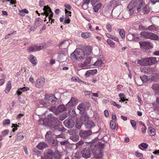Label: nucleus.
Returning a JSON list of instances; mask_svg holds the SVG:
<instances>
[{"label":"nucleus","mask_w":159,"mask_h":159,"mask_svg":"<svg viewBox=\"0 0 159 159\" xmlns=\"http://www.w3.org/2000/svg\"><path fill=\"white\" fill-rule=\"evenodd\" d=\"M43 10L44 11V12L43 13H42V14H45L46 17L49 16L50 13L52 12L51 8L49 7H47L46 6H45L44 7Z\"/></svg>","instance_id":"393cba45"},{"label":"nucleus","mask_w":159,"mask_h":159,"mask_svg":"<svg viewBox=\"0 0 159 159\" xmlns=\"http://www.w3.org/2000/svg\"><path fill=\"white\" fill-rule=\"evenodd\" d=\"M101 4L99 3L97 4L93 8L94 11L97 12L101 7Z\"/></svg>","instance_id":"79ce46f5"},{"label":"nucleus","mask_w":159,"mask_h":159,"mask_svg":"<svg viewBox=\"0 0 159 159\" xmlns=\"http://www.w3.org/2000/svg\"><path fill=\"white\" fill-rule=\"evenodd\" d=\"M86 57L84 52L80 48L76 49L70 55V58L72 60H76L79 61H82Z\"/></svg>","instance_id":"7ed1b4c3"},{"label":"nucleus","mask_w":159,"mask_h":159,"mask_svg":"<svg viewBox=\"0 0 159 159\" xmlns=\"http://www.w3.org/2000/svg\"><path fill=\"white\" fill-rule=\"evenodd\" d=\"M37 46H32L29 47L27 48V50L29 52H33L38 51Z\"/></svg>","instance_id":"7c9ffc66"},{"label":"nucleus","mask_w":159,"mask_h":159,"mask_svg":"<svg viewBox=\"0 0 159 159\" xmlns=\"http://www.w3.org/2000/svg\"><path fill=\"white\" fill-rule=\"evenodd\" d=\"M157 62L156 58L150 57L147 58H141L137 60L138 64L141 66H147L154 64Z\"/></svg>","instance_id":"20e7f679"},{"label":"nucleus","mask_w":159,"mask_h":159,"mask_svg":"<svg viewBox=\"0 0 159 159\" xmlns=\"http://www.w3.org/2000/svg\"><path fill=\"white\" fill-rule=\"evenodd\" d=\"M44 155L47 159H52L54 157L53 152L50 149H47L44 152Z\"/></svg>","instance_id":"f8f14e48"},{"label":"nucleus","mask_w":159,"mask_h":159,"mask_svg":"<svg viewBox=\"0 0 159 159\" xmlns=\"http://www.w3.org/2000/svg\"><path fill=\"white\" fill-rule=\"evenodd\" d=\"M38 26L36 25L35 24H34V25L31 27L30 28V31H34L37 28V27Z\"/></svg>","instance_id":"bf43d9fd"},{"label":"nucleus","mask_w":159,"mask_h":159,"mask_svg":"<svg viewBox=\"0 0 159 159\" xmlns=\"http://www.w3.org/2000/svg\"><path fill=\"white\" fill-rule=\"evenodd\" d=\"M134 1H131L127 6V11L130 16L133 15L136 9V7H134Z\"/></svg>","instance_id":"9b49d317"},{"label":"nucleus","mask_w":159,"mask_h":159,"mask_svg":"<svg viewBox=\"0 0 159 159\" xmlns=\"http://www.w3.org/2000/svg\"><path fill=\"white\" fill-rule=\"evenodd\" d=\"M71 81L73 82L78 81L79 79L78 77L77 76L73 77L71 79Z\"/></svg>","instance_id":"680f3d73"},{"label":"nucleus","mask_w":159,"mask_h":159,"mask_svg":"<svg viewBox=\"0 0 159 159\" xmlns=\"http://www.w3.org/2000/svg\"><path fill=\"white\" fill-rule=\"evenodd\" d=\"M43 124L47 126H50L51 128L59 131L65 132L66 129L64 128L60 124L58 120L54 117L52 114H50L47 116V118L43 121Z\"/></svg>","instance_id":"f257e3e1"},{"label":"nucleus","mask_w":159,"mask_h":159,"mask_svg":"<svg viewBox=\"0 0 159 159\" xmlns=\"http://www.w3.org/2000/svg\"><path fill=\"white\" fill-rule=\"evenodd\" d=\"M28 59L30 62L34 65L35 66L37 63V60L36 57L33 55H30Z\"/></svg>","instance_id":"4be33fe9"},{"label":"nucleus","mask_w":159,"mask_h":159,"mask_svg":"<svg viewBox=\"0 0 159 159\" xmlns=\"http://www.w3.org/2000/svg\"><path fill=\"white\" fill-rule=\"evenodd\" d=\"M150 11V8L149 7L148 5H146L143 8V12L144 13H148Z\"/></svg>","instance_id":"a19ab883"},{"label":"nucleus","mask_w":159,"mask_h":159,"mask_svg":"<svg viewBox=\"0 0 159 159\" xmlns=\"http://www.w3.org/2000/svg\"><path fill=\"white\" fill-rule=\"evenodd\" d=\"M126 39L129 41L135 40L137 39L138 38L136 34H129L126 37Z\"/></svg>","instance_id":"a211bd4d"},{"label":"nucleus","mask_w":159,"mask_h":159,"mask_svg":"<svg viewBox=\"0 0 159 159\" xmlns=\"http://www.w3.org/2000/svg\"><path fill=\"white\" fill-rule=\"evenodd\" d=\"M74 156L76 158H80V152L79 151H76L75 153Z\"/></svg>","instance_id":"5fc2aeb1"},{"label":"nucleus","mask_w":159,"mask_h":159,"mask_svg":"<svg viewBox=\"0 0 159 159\" xmlns=\"http://www.w3.org/2000/svg\"><path fill=\"white\" fill-rule=\"evenodd\" d=\"M53 157L56 159H59L61 157V155L60 153L58 151H56L54 152Z\"/></svg>","instance_id":"e433bc0d"},{"label":"nucleus","mask_w":159,"mask_h":159,"mask_svg":"<svg viewBox=\"0 0 159 159\" xmlns=\"http://www.w3.org/2000/svg\"><path fill=\"white\" fill-rule=\"evenodd\" d=\"M10 123V120L8 119H6L3 122V125L5 126L6 125H9Z\"/></svg>","instance_id":"052dcab7"},{"label":"nucleus","mask_w":159,"mask_h":159,"mask_svg":"<svg viewBox=\"0 0 159 159\" xmlns=\"http://www.w3.org/2000/svg\"><path fill=\"white\" fill-rule=\"evenodd\" d=\"M147 29L149 31L153 32L155 31H157L159 29V27L157 26L152 25L149 26L147 28Z\"/></svg>","instance_id":"cd10ccee"},{"label":"nucleus","mask_w":159,"mask_h":159,"mask_svg":"<svg viewBox=\"0 0 159 159\" xmlns=\"http://www.w3.org/2000/svg\"><path fill=\"white\" fill-rule=\"evenodd\" d=\"M121 37L123 39H124L125 38V32L124 30L123 29H120L119 31Z\"/></svg>","instance_id":"ea45409f"},{"label":"nucleus","mask_w":159,"mask_h":159,"mask_svg":"<svg viewBox=\"0 0 159 159\" xmlns=\"http://www.w3.org/2000/svg\"><path fill=\"white\" fill-rule=\"evenodd\" d=\"M92 52V49L91 47H89L86 48L84 52L85 54V57L90 56L89 55Z\"/></svg>","instance_id":"2f4dec72"},{"label":"nucleus","mask_w":159,"mask_h":159,"mask_svg":"<svg viewBox=\"0 0 159 159\" xmlns=\"http://www.w3.org/2000/svg\"><path fill=\"white\" fill-rule=\"evenodd\" d=\"M11 88V84L10 81H9L5 89L6 93H8L10 90Z\"/></svg>","instance_id":"f704fd0d"},{"label":"nucleus","mask_w":159,"mask_h":159,"mask_svg":"<svg viewBox=\"0 0 159 159\" xmlns=\"http://www.w3.org/2000/svg\"><path fill=\"white\" fill-rule=\"evenodd\" d=\"M79 137L78 136H72L70 137V139H71L73 141H78L79 139L78 138Z\"/></svg>","instance_id":"e2e57ef3"},{"label":"nucleus","mask_w":159,"mask_h":159,"mask_svg":"<svg viewBox=\"0 0 159 159\" xmlns=\"http://www.w3.org/2000/svg\"><path fill=\"white\" fill-rule=\"evenodd\" d=\"M106 28L107 30L109 32H110L112 30V26L110 24H107L106 26Z\"/></svg>","instance_id":"3c124183"},{"label":"nucleus","mask_w":159,"mask_h":159,"mask_svg":"<svg viewBox=\"0 0 159 159\" xmlns=\"http://www.w3.org/2000/svg\"><path fill=\"white\" fill-rule=\"evenodd\" d=\"M77 108L80 111V114L83 113L85 111L84 105L82 103L80 104L78 106Z\"/></svg>","instance_id":"a878e982"},{"label":"nucleus","mask_w":159,"mask_h":159,"mask_svg":"<svg viewBox=\"0 0 159 159\" xmlns=\"http://www.w3.org/2000/svg\"><path fill=\"white\" fill-rule=\"evenodd\" d=\"M131 1H134V7H136V9H137L138 11H140L141 10L143 7L144 4V2L143 0H139L138 1L133 0Z\"/></svg>","instance_id":"1a4fd4ad"},{"label":"nucleus","mask_w":159,"mask_h":159,"mask_svg":"<svg viewBox=\"0 0 159 159\" xmlns=\"http://www.w3.org/2000/svg\"><path fill=\"white\" fill-rule=\"evenodd\" d=\"M69 133L70 134L73 135L76 134V132L75 130L72 129L70 130L69 131Z\"/></svg>","instance_id":"69168bd1"},{"label":"nucleus","mask_w":159,"mask_h":159,"mask_svg":"<svg viewBox=\"0 0 159 159\" xmlns=\"http://www.w3.org/2000/svg\"><path fill=\"white\" fill-rule=\"evenodd\" d=\"M154 79V77L153 75H150L148 76V81H152Z\"/></svg>","instance_id":"338daca9"},{"label":"nucleus","mask_w":159,"mask_h":159,"mask_svg":"<svg viewBox=\"0 0 159 159\" xmlns=\"http://www.w3.org/2000/svg\"><path fill=\"white\" fill-rule=\"evenodd\" d=\"M43 21L41 19L39 18H37L35 21V24L39 26L42 24Z\"/></svg>","instance_id":"c9c22d12"},{"label":"nucleus","mask_w":159,"mask_h":159,"mask_svg":"<svg viewBox=\"0 0 159 159\" xmlns=\"http://www.w3.org/2000/svg\"><path fill=\"white\" fill-rule=\"evenodd\" d=\"M47 144L43 142H40L37 146V148L40 149L42 150L47 147Z\"/></svg>","instance_id":"bb28decb"},{"label":"nucleus","mask_w":159,"mask_h":159,"mask_svg":"<svg viewBox=\"0 0 159 159\" xmlns=\"http://www.w3.org/2000/svg\"><path fill=\"white\" fill-rule=\"evenodd\" d=\"M78 103V100L74 97H72L70 101L66 105L67 107H72Z\"/></svg>","instance_id":"dca6fc26"},{"label":"nucleus","mask_w":159,"mask_h":159,"mask_svg":"<svg viewBox=\"0 0 159 159\" xmlns=\"http://www.w3.org/2000/svg\"><path fill=\"white\" fill-rule=\"evenodd\" d=\"M91 36V34L90 33L86 32L82 33L81 34V37L84 38L86 39L90 37Z\"/></svg>","instance_id":"c756f323"},{"label":"nucleus","mask_w":159,"mask_h":159,"mask_svg":"<svg viewBox=\"0 0 159 159\" xmlns=\"http://www.w3.org/2000/svg\"><path fill=\"white\" fill-rule=\"evenodd\" d=\"M89 117L86 114L82 115L80 117V122L83 124H85L88 120Z\"/></svg>","instance_id":"412c9836"},{"label":"nucleus","mask_w":159,"mask_h":159,"mask_svg":"<svg viewBox=\"0 0 159 159\" xmlns=\"http://www.w3.org/2000/svg\"><path fill=\"white\" fill-rule=\"evenodd\" d=\"M141 48L145 50L150 49L152 48L153 44L149 42L144 41L139 42Z\"/></svg>","instance_id":"6e6552de"},{"label":"nucleus","mask_w":159,"mask_h":159,"mask_svg":"<svg viewBox=\"0 0 159 159\" xmlns=\"http://www.w3.org/2000/svg\"><path fill=\"white\" fill-rule=\"evenodd\" d=\"M107 42L108 44L111 48H113L115 46V43L110 39H108L107 40Z\"/></svg>","instance_id":"37998d69"},{"label":"nucleus","mask_w":159,"mask_h":159,"mask_svg":"<svg viewBox=\"0 0 159 159\" xmlns=\"http://www.w3.org/2000/svg\"><path fill=\"white\" fill-rule=\"evenodd\" d=\"M56 138L57 139L59 138H65V136L64 134L63 133H61L59 135H56Z\"/></svg>","instance_id":"603ef678"},{"label":"nucleus","mask_w":159,"mask_h":159,"mask_svg":"<svg viewBox=\"0 0 159 159\" xmlns=\"http://www.w3.org/2000/svg\"><path fill=\"white\" fill-rule=\"evenodd\" d=\"M66 117V114H63L61 115L59 117V119L62 121L64 120Z\"/></svg>","instance_id":"4d7b16f0"},{"label":"nucleus","mask_w":159,"mask_h":159,"mask_svg":"<svg viewBox=\"0 0 159 159\" xmlns=\"http://www.w3.org/2000/svg\"><path fill=\"white\" fill-rule=\"evenodd\" d=\"M33 151L34 153V154L37 155L38 157H39L40 155L41 154H40V152H39L37 149H34L33 150Z\"/></svg>","instance_id":"6e6d98bb"},{"label":"nucleus","mask_w":159,"mask_h":159,"mask_svg":"<svg viewBox=\"0 0 159 159\" xmlns=\"http://www.w3.org/2000/svg\"><path fill=\"white\" fill-rule=\"evenodd\" d=\"M86 128L87 129H91L95 126V124L93 121L92 120H88L85 124Z\"/></svg>","instance_id":"6ab92c4d"},{"label":"nucleus","mask_w":159,"mask_h":159,"mask_svg":"<svg viewBox=\"0 0 159 159\" xmlns=\"http://www.w3.org/2000/svg\"><path fill=\"white\" fill-rule=\"evenodd\" d=\"M59 98H57L55 95H51L49 96V95H46L45 97V99L46 102L48 104V105H47V104L44 103L43 104V106L47 107L48 106H51V107L49 108L50 110L51 111H54L55 109L56 106H54L57 102Z\"/></svg>","instance_id":"f03ea898"},{"label":"nucleus","mask_w":159,"mask_h":159,"mask_svg":"<svg viewBox=\"0 0 159 159\" xmlns=\"http://www.w3.org/2000/svg\"><path fill=\"white\" fill-rule=\"evenodd\" d=\"M37 49L38 50V51H39L43 49L45 47V45H39V46H37Z\"/></svg>","instance_id":"13d9d810"},{"label":"nucleus","mask_w":159,"mask_h":159,"mask_svg":"<svg viewBox=\"0 0 159 159\" xmlns=\"http://www.w3.org/2000/svg\"><path fill=\"white\" fill-rule=\"evenodd\" d=\"M148 132L149 134L151 136H154L156 134L155 129L152 127L149 128Z\"/></svg>","instance_id":"4c0bfd02"},{"label":"nucleus","mask_w":159,"mask_h":159,"mask_svg":"<svg viewBox=\"0 0 159 159\" xmlns=\"http://www.w3.org/2000/svg\"><path fill=\"white\" fill-rule=\"evenodd\" d=\"M90 0H83L82 3V8L86 10L88 8V5L89 4Z\"/></svg>","instance_id":"b1692460"},{"label":"nucleus","mask_w":159,"mask_h":159,"mask_svg":"<svg viewBox=\"0 0 159 159\" xmlns=\"http://www.w3.org/2000/svg\"><path fill=\"white\" fill-rule=\"evenodd\" d=\"M17 139L20 141H21L24 138L25 136V134L23 133H19L17 134Z\"/></svg>","instance_id":"72a5a7b5"},{"label":"nucleus","mask_w":159,"mask_h":159,"mask_svg":"<svg viewBox=\"0 0 159 159\" xmlns=\"http://www.w3.org/2000/svg\"><path fill=\"white\" fill-rule=\"evenodd\" d=\"M63 123L65 126L69 129L72 128L75 124L74 121L70 119H66Z\"/></svg>","instance_id":"4468645a"},{"label":"nucleus","mask_w":159,"mask_h":159,"mask_svg":"<svg viewBox=\"0 0 159 159\" xmlns=\"http://www.w3.org/2000/svg\"><path fill=\"white\" fill-rule=\"evenodd\" d=\"M9 131L8 130H4L2 132V134L3 136H4L8 134Z\"/></svg>","instance_id":"0e129e2a"},{"label":"nucleus","mask_w":159,"mask_h":159,"mask_svg":"<svg viewBox=\"0 0 159 159\" xmlns=\"http://www.w3.org/2000/svg\"><path fill=\"white\" fill-rule=\"evenodd\" d=\"M65 57V55L64 53H58V59L59 60H62L64 59Z\"/></svg>","instance_id":"49530a36"},{"label":"nucleus","mask_w":159,"mask_h":159,"mask_svg":"<svg viewBox=\"0 0 159 159\" xmlns=\"http://www.w3.org/2000/svg\"><path fill=\"white\" fill-rule=\"evenodd\" d=\"M92 57L90 56H87L84 60V61L82 63L79 64V67L82 68L83 69H89L91 67V65L92 64H91V60Z\"/></svg>","instance_id":"423d86ee"},{"label":"nucleus","mask_w":159,"mask_h":159,"mask_svg":"<svg viewBox=\"0 0 159 159\" xmlns=\"http://www.w3.org/2000/svg\"><path fill=\"white\" fill-rule=\"evenodd\" d=\"M52 132L50 131H48L47 132V133L45 135L46 139L48 141H51L52 140Z\"/></svg>","instance_id":"c85d7f7f"},{"label":"nucleus","mask_w":159,"mask_h":159,"mask_svg":"<svg viewBox=\"0 0 159 159\" xmlns=\"http://www.w3.org/2000/svg\"><path fill=\"white\" fill-rule=\"evenodd\" d=\"M103 64L102 61L101 60H99L96 61L93 65L94 66H100L102 64Z\"/></svg>","instance_id":"58836bf2"},{"label":"nucleus","mask_w":159,"mask_h":159,"mask_svg":"<svg viewBox=\"0 0 159 159\" xmlns=\"http://www.w3.org/2000/svg\"><path fill=\"white\" fill-rule=\"evenodd\" d=\"M69 43L68 41H64L62 42L59 44V47L62 49H65L68 47Z\"/></svg>","instance_id":"5701e85b"},{"label":"nucleus","mask_w":159,"mask_h":159,"mask_svg":"<svg viewBox=\"0 0 159 159\" xmlns=\"http://www.w3.org/2000/svg\"><path fill=\"white\" fill-rule=\"evenodd\" d=\"M148 147V145L146 143H142L140 144L139 145V147L140 149H141L143 150L141 147H142V148L144 149Z\"/></svg>","instance_id":"a18cd8bd"},{"label":"nucleus","mask_w":159,"mask_h":159,"mask_svg":"<svg viewBox=\"0 0 159 159\" xmlns=\"http://www.w3.org/2000/svg\"><path fill=\"white\" fill-rule=\"evenodd\" d=\"M135 155L137 157H143V155L142 153L136 152L135 153Z\"/></svg>","instance_id":"774afa93"},{"label":"nucleus","mask_w":159,"mask_h":159,"mask_svg":"<svg viewBox=\"0 0 159 159\" xmlns=\"http://www.w3.org/2000/svg\"><path fill=\"white\" fill-rule=\"evenodd\" d=\"M66 110V108L64 105L61 104L59 105L55 109V113L58 114V113L64 111Z\"/></svg>","instance_id":"f3484780"},{"label":"nucleus","mask_w":159,"mask_h":159,"mask_svg":"<svg viewBox=\"0 0 159 159\" xmlns=\"http://www.w3.org/2000/svg\"><path fill=\"white\" fill-rule=\"evenodd\" d=\"M130 123L131 125H132V127L135 130L136 129V123L135 121L133 120H131L130 121Z\"/></svg>","instance_id":"09e8293b"},{"label":"nucleus","mask_w":159,"mask_h":159,"mask_svg":"<svg viewBox=\"0 0 159 159\" xmlns=\"http://www.w3.org/2000/svg\"><path fill=\"white\" fill-rule=\"evenodd\" d=\"M110 126L111 129H114L116 128V125L115 121L111 120L110 121Z\"/></svg>","instance_id":"c03bdc74"},{"label":"nucleus","mask_w":159,"mask_h":159,"mask_svg":"<svg viewBox=\"0 0 159 159\" xmlns=\"http://www.w3.org/2000/svg\"><path fill=\"white\" fill-rule=\"evenodd\" d=\"M159 84H155L152 85V88L154 90H159Z\"/></svg>","instance_id":"de8ad7c7"},{"label":"nucleus","mask_w":159,"mask_h":159,"mask_svg":"<svg viewBox=\"0 0 159 159\" xmlns=\"http://www.w3.org/2000/svg\"><path fill=\"white\" fill-rule=\"evenodd\" d=\"M92 133L91 130H88L86 131L81 130L79 133V135L81 137L84 138L90 135Z\"/></svg>","instance_id":"2eb2a0df"},{"label":"nucleus","mask_w":159,"mask_h":159,"mask_svg":"<svg viewBox=\"0 0 159 159\" xmlns=\"http://www.w3.org/2000/svg\"><path fill=\"white\" fill-rule=\"evenodd\" d=\"M140 35L143 38L146 39L157 40L159 38L157 35L148 31L143 32L141 33Z\"/></svg>","instance_id":"0eeeda50"},{"label":"nucleus","mask_w":159,"mask_h":159,"mask_svg":"<svg viewBox=\"0 0 159 159\" xmlns=\"http://www.w3.org/2000/svg\"><path fill=\"white\" fill-rule=\"evenodd\" d=\"M70 22V19L68 16H67L65 18L63 24L64 25L66 24H69Z\"/></svg>","instance_id":"864d4df0"},{"label":"nucleus","mask_w":159,"mask_h":159,"mask_svg":"<svg viewBox=\"0 0 159 159\" xmlns=\"http://www.w3.org/2000/svg\"><path fill=\"white\" fill-rule=\"evenodd\" d=\"M45 79L43 77L38 79L35 83V86L38 88H41L43 87L45 84Z\"/></svg>","instance_id":"ddd939ff"},{"label":"nucleus","mask_w":159,"mask_h":159,"mask_svg":"<svg viewBox=\"0 0 159 159\" xmlns=\"http://www.w3.org/2000/svg\"><path fill=\"white\" fill-rule=\"evenodd\" d=\"M97 72V70L94 69L92 70H89L87 71L85 75L86 77H89L91 75H93Z\"/></svg>","instance_id":"aec40b11"},{"label":"nucleus","mask_w":159,"mask_h":159,"mask_svg":"<svg viewBox=\"0 0 159 159\" xmlns=\"http://www.w3.org/2000/svg\"><path fill=\"white\" fill-rule=\"evenodd\" d=\"M91 151L89 148L86 147L81 152V153L82 157L85 158H88L91 156Z\"/></svg>","instance_id":"9d476101"},{"label":"nucleus","mask_w":159,"mask_h":159,"mask_svg":"<svg viewBox=\"0 0 159 159\" xmlns=\"http://www.w3.org/2000/svg\"><path fill=\"white\" fill-rule=\"evenodd\" d=\"M140 79L143 83H145L148 81V76L146 75H143L140 76Z\"/></svg>","instance_id":"473e14b6"},{"label":"nucleus","mask_w":159,"mask_h":159,"mask_svg":"<svg viewBox=\"0 0 159 159\" xmlns=\"http://www.w3.org/2000/svg\"><path fill=\"white\" fill-rule=\"evenodd\" d=\"M104 148V145L101 143H99L97 145L95 146L94 149L93 150V152L95 158L98 159L102 157V151Z\"/></svg>","instance_id":"39448f33"},{"label":"nucleus","mask_w":159,"mask_h":159,"mask_svg":"<svg viewBox=\"0 0 159 159\" xmlns=\"http://www.w3.org/2000/svg\"><path fill=\"white\" fill-rule=\"evenodd\" d=\"M151 2L153 4L158 2V6L157 7L156 6V7L157 9L159 10V0H151Z\"/></svg>","instance_id":"8fccbe9b"}]
</instances>
